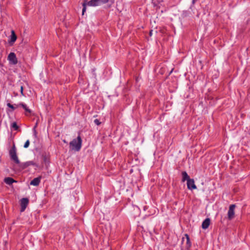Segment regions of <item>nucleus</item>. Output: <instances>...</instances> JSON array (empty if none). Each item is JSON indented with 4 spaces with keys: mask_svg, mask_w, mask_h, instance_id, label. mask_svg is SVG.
Wrapping results in <instances>:
<instances>
[{
    "mask_svg": "<svg viewBox=\"0 0 250 250\" xmlns=\"http://www.w3.org/2000/svg\"><path fill=\"white\" fill-rule=\"evenodd\" d=\"M82 140L80 136H78L77 138L74 139L69 143L70 147L72 150L79 151L81 147Z\"/></svg>",
    "mask_w": 250,
    "mask_h": 250,
    "instance_id": "obj_1",
    "label": "nucleus"
},
{
    "mask_svg": "<svg viewBox=\"0 0 250 250\" xmlns=\"http://www.w3.org/2000/svg\"><path fill=\"white\" fill-rule=\"evenodd\" d=\"M9 153L11 160L14 161L17 164L20 163L17 155L16 148L14 144L12 148L9 150Z\"/></svg>",
    "mask_w": 250,
    "mask_h": 250,
    "instance_id": "obj_2",
    "label": "nucleus"
},
{
    "mask_svg": "<svg viewBox=\"0 0 250 250\" xmlns=\"http://www.w3.org/2000/svg\"><path fill=\"white\" fill-rule=\"evenodd\" d=\"M108 1L109 0H91L87 2V5L89 6H98L107 3Z\"/></svg>",
    "mask_w": 250,
    "mask_h": 250,
    "instance_id": "obj_3",
    "label": "nucleus"
},
{
    "mask_svg": "<svg viewBox=\"0 0 250 250\" xmlns=\"http://www.w3.org/2000/svg\"><path fill=\"white\" fill-rule=\"evenodd\" d=\"M7 60L11 64L15 65L18 63L17 58L16 54L14 52L9 53L7 57Z\"/></svg>",
    "mask_w": 250,
    "mask_h": 250,
    "instance_id": "obj_4",
    "label": "nucleus"
},
{
    "mask_svg": "<svg viewBox=\"0 0 250 250\" xmlns=\"http://www.w3.org/2000/svg\"><path fill=\"white\" fill-rule=\"evenodd\" d=\"M236 207L235 205L232 204L229 207V209L228 212V217L230 220H232L234 217V209Z\"/></svg>",
    "mask_w": 250,
    "mask_h": 250,
    "instance_id": "obj_5",
    "label": "nucleus"
},
{
    "mask_svg": "<svg viewBox=\"0 0 250 250\" xmlns=\"http://www.w3.org/2000/svg\"><path fill=\"white\" fill-rule=\"evenodd\" d=\"M29 200L26 198H23L21 200V211L23 212L25 210L27 206L28 205Z\"/></svg>",
    "mask_w": 250,
    "mask_h": 250,
    "instance_id": "obj_6",
    "label": "nucleus"
},
{
    "mask_svg": "<svg viewBox=\"0 0 250 250\" xmlns=\"http://www.w3.org/2000/svg\"><path fill=\"white\" fill-rule=\"evenodd\" d=\"M187 188L188 189L193 190L197 188V187L195 184L194 181L193 179H190L187 181Z\"/></svg>",
    "mask_w": 250,
    "mask_h": 250,
    "instance_id": "obj_7",
    "label": "nucleus"
},
{
    "mask_svg": "<svg viewBox=\"0 0 250 250\" xmlns=\"http://www.w3.org/2000/svg\"><path fill=\"white\" fill-rule=\"evenodd\" d=\"M210 223V220L209 218H206L202 223V228L203 229H207L209 226Z\"/></svg>",
    "mask_w": 250,
    "mask_h": 250,
    "instance_id": "obj_8",
    "label": "nucleus"
},
{
    "mask_svg": "<svg viewBox=\"0 0 250 250\" xmlns=\"http://www.w3.org/2000/svg\"><path fill=\"white\" fill-rule=\"evenodd\" d=\"M41 177H38L35 178H34L30 182V185L34 186H37L39 185L41 182Z\"/></svg>",
    "mask_w": 250,
    "mask_h": 250,
    "instance_id": "obj_9",
    "label": "nucleus"
},
{
    "mask_svg": "<svg viewBox=\"0 0 250 250\" xmlns=\"http://www.w3.org/2000/svg\"><path fill=\"white\" fill-rule=\"evenodd\" d=\"M20 106H21L28 113L30 114L31 113V110L27 107L26 104H25L23 103H21L17 105V107Z\"/></svg>",
    "mask_w": 250,
    "mask_h": 250,
    "instance_id": "obj_10",
    "label": "nucleus"
},
{
    "mask_svg": "<svg viewBox=\"0 0 250 250\" xmlns=\"http://www.w3.org/2000/svg\"><path fill=\"white\" fill-rule=\"evenodd\" d=\"M182 181L183 182H185V181H188V180L190 179V178H189V176L188 175V174L186 171H183L182 172Z\"/></svg>",
    "mask_w": 250,
    "mask_h": 250,
    "instance_id": "obj_11",
    "label": "nucleus"
},
{
    "mask_svg": "<svg viewBox=\"0 0 250 250\" xmlns=\"http://www.w3.org/2000/svg\"><path fill=\"white\" fill-rule=\"evenodd\" d=\"M4 182L8 185H11L14 182H16L12 178L6 177L4 179Z\"/></svg>",
    "mask_w": 250,
    "mask_h": 250,
    "instance_id": "obj_12",
    "label": "nucleus"
},
{
    "mask_svg": "<svg viewBox=\"0 0 250 250\" xmlns=\"http://www.w3.org/2000/svg\"><path fill=\"white\" fill-rule=\"evenodd\" d=\"M17 40V36L14 30H12L11 35L10 36V42H14Z\"/></svg>",
    "mask_w": 250,
    "mask_h": 250,
    "instance_id": "obj_13",
    "label": "nucleus"
},
{
    "mask_svg": "<svg viewBox=\"0 0 250 250\" xmlns=\"http://www.w3.org/2000/svg\"><path fill=\"white\" fill-rule=\"evenodd\" d=\"M34 163L32 161H27L22 164L23 168H25L30 165L34 166Z\"/></svg>",
    "mask_w": 250,
    "mask_h": 250,
    "instance_id": "obj_14",
    "label": "nucleus"
},
{
    "mask_svg": "<svg viewBox=\"0 0 250 250\" xmlns=\"http://www.w3.org/2000/svg\"><path fill=\"white\" fill-rule=\"evenodd\" d=\"M11 127L14 128L15 130H17L19 128V126L16 122H13L11 123Z\"/></svg>",
    "mask_w": 250,
    "mask_h": 250,
    "instance_id": "obj_15",
    "label": "nucleus"
},
{
    "mask_svg": "<svg viewBox=\"0 0 250 250\" xmlns=\"http://www.w3.org/2000/svg\"><path fill=\"white\" fill-rule=\"evenodd\" d=\"M185 236H186V239H187V244L189 246H191V243H190V239H189V236L188 235V234H185Z\"/></svg>",
    "mask_w": 250,
    "mask_h": 250,
    "instance_id": "obj_16",
    "label": "nucleus"
},
{
    "mask_svg": "<svg viewBox=\"0 0 250 250\" xmlns=\"http://www.w3.org/2000/svg\"><path fill=\"white\" fill-rule=\"evenodd\" d=\"M87 5V3H85V2H84L83 3V10H82V14L83 15L84 14V13L86 11V6Z\"/></svg>",
    "mask_w": 250,
    "mask_h": 250,
    "instance_id": "obj_17",
    "label": "nucleus"
},
{
    "mask_svg": "<svg viewBox=\"0 0 250 250\" xmlns=\"http://www.w3.org/2000/svg\"><path fill=\"white\" fill-rule=\"evenodd\" d=\"M7 106L9 107V108L12 109V111H13L15 109V107L12 104H11L10 103H8L7 104Z\"/></svg>",
    "mask_w": 250,
    "mask_h": 250,
    "instance_id": "obj_18",
    "label": "nucleus"
},
{
    "mask_svg": "<svg viewBox=\"0 0 250 250\" xmlns=\"http://www.w3.org/2000/svg\"><path fill=\"white\" fill-rule=\"evenodd\" d=\"M29 144H30L29 141L28 140H27L24 145V147L27 148L29 146Z\"/></svg>",
    "mask_w": 250,
    "mask_h": 250,
    "instance_id": "obj_19",
    "label": "nucleus"
},
{
    "mask_svg": "<svg viewBox=\"0 0 250 250\" xmlns=\"http://www.w3.org/2000/svg\"><path fill=\"white\" fill-rule=\"evenodd\" d=\"M94 123L97 125H99L101 124V122L97 119H95Z\"/></svg>",
    "mask_w": 250,
    "mask_h": 250,
    "instance_id": "obj_20",
    "label": "nucleus"
},
{
    "mask_svg": "<svg viewBox=\"0 0 250 250\" xmlns=\"http://www.w3.org/2000/svg\"><path fill=\"white\" fill-rule=\"evenodd\" d=\"M36 126H34V127L33 129V132H34V135L35 137H37V132L36 130Z\"/></svg>",
    "mask_w": 250,
    "mask_h": 250,
    "instance_id": "obj_21",
    "label": "nucleus"
},
{
    "mask_svg": "<svg viewBox=\"0 0 250 250\" xmlns=\"http://www.w3.org/2000/svg\"><path fill=\"white\" fill-rule=\"evenodd\" d=\"M23 87L22 85H21V87H20V91H21V95L23 96L24 95H23Z\"/></svg>",
    "mask_w": 250,
    "mask_h": 250,
    "instance_id": "obj_22",
    "label": "nucleus"
},
{
    "mask_svg": "<svg viewBox=\"0 0 250 250\" xmlns=\"http://www.w3.org/2000/svg\"><path fill=\"white\" fill-rule=\"evenodd\" d=\"M198 0H192V4L193 5L195 4V3Z\"/></svg>",
    "mask_w": 250,
    "mask_h": 250,
    "instance_id": "obj_23",
    "label": "nucleus"
},
{
    "mask_svg": "<svg viewBox=\"0 0 250 250\" xmlns=\"http://www.w3.org/2000/svg\"><path fill=\"white\" fill-rule=\"evenodd\" d=\"M63 142L64 143H67L65 140H64L63 141Z\"/></svg>",
    "mask_w": 250,
    "mask_h": 250,
    "instance_id": "obj_24",
    "label": "nucleus"
}]
</instances>
